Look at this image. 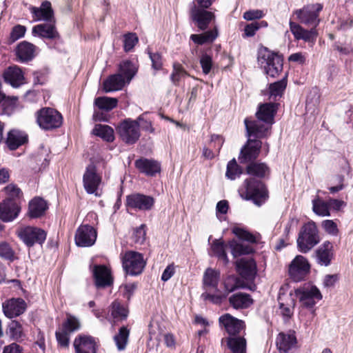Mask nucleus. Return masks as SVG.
Instances as JSON below:
<instances>
[{"mask_svg":"<svg viewBox=\"0 0 353 353\" xmlns=\"http://www.w3.org/2000/svg\"><path fill=\"white\" fill-rule=\"evenodd\" d=\"M322 10V4L312 3L293 11L292 17H295L299 23L312 26L310 30H307L298 23L290 20V30L296 40H303L312 45L314 44L318 36L316 28L320 23L319 13Z\"/></svg>","mask_w":353,"mask_h":353,"instance_id":"f257e3e1","label":"nucleus"},{"mask_svg":"<svg viewBox=\"0 0 353 353\" xmlns=\"http://www.w3.org/2000/svg\"><path fill=\"white\" fill-rule=\"evenodd\" d=\"M278 103H265L259 106L256 112L258 121L245 119L244 121L248 136L263 138L268 135L271 125L274 122V116L277 112Z\"/></svg>","mask_w":353,"mask_h":353,"instance_id":"f03ea898","label":"nucleus"},{"mask_svg":"<svg viewBox=\"0 0 353 353\" xmlns=\"http://www.w3.org/2000/svg\"><path fill=\"white\" fill-rule=\"evenodd\" d=\"M258 63L264 69L265 74L276 77L283 70V59L278 53L261 47L258 51Z\"/></svg>","mask_w":353,"mask_h":353,"instance_id":"7ed1b4c3","label":"nucleus"},{"mask_svg":"<svg viewBox=\"0 0 353 353\" xmlns=\"http://www.w3.org/2000/svg\"><path fill=\"white\" fill-rule=\"evenodd\" d=\"M239 192L243 199L252 200L257 205H261L268 198L265 186L261 181L255 179H245Z\"/></svg>","mask_w":353,"mask_h":353,"instance_id":"20e7f679","label":"nucleus"},{"mask_svg":"<svg viewBox=\"0 0 353 353\" xmlns=\"http://www.w3.org/2000/svg\"><path fill=\"white\" fill-rule=\"evenodd\" d=\"M300 252L307 253L320 242L319 230L316 223L310 221L301 227L297 238Z\"/></svg>","mask_w":353,"mask_h":353,"instance_id":"39448f33","label":"nucleus"},{"mask_svg":"<svg viewBox=\"0 0 353 353\" xmlns=\"http://www.w3.org/2000/svg\"><path fill=\"white\" fill-rule=\"evenodd\" d=\"M36 121L41 129L52 130L61 127L63 123V117L54 108H42L36 112Z\"/></svg>","mask_w":353,"mask_h":353,"instance_id":"423d86ee","label":"nucleus"},{"mask_svg":"<svg viewBox=\"0 0 353 353\" xmlns=\"http://www.w3.org/2000/svg\"><path fill=\"white\" fill-rule=\"evenodd\" d=\"M234 233L239 239L233 240L230 241L228 245L234 257L252 253L253 248L247 242H255V237L248 231L239 228L235 229Z\"/></svg>","mask_w":353,"mask_h":353,"instance_id":"0eeeda50","label":"nucleus"},{"mask_svg":"<svg viewBox=\"0 0 353 353\" xmlns=\"http://www.w3.org/2000/svg\"><path fill=\"white\" fill-rule=\"evenodd\" d=\"M122 266L127 274L137 276L143 271L146 261L143 254L136 251H126L121 254Z\"/></svg>","mask_w":353,"mask_h":353,"instance_id":"6e6552de","label":"nucleus"},{"mask_svg":"<svg viewBox=\"0 0 353 353\" xmlns=\"http://www.w3.org/2000/svg\"><path fill=\"white\" fill-rule=\"evenodd\" d=\"M295 294L301 307L308 309H312L323 298L319 288L310 283L305 284L295 290Z\"/></svg>","mask_w":353,"mask_h":353,"instance_id":"1a4fd4ad","label":"nucleus"},{"mask_svg":"<svg viewBox=\"0 0 353 353\" xmlns=\"http://www.w3.org/2000/svg\"><path fill=\"white\" fill-rule=\"evenodd\" d=\"M121 140L126 144H134L140 138L139 123L131 119L122 121L117 128Z\"/></svg>","mask_w":353,"mask_h":353,"instance_id":"9d476101","label":"nucleus"},{"mask_svg":"<svg viewBox=\"0 0 353 353\" xmlns=\"http://www.w3.org/2000/svg\"><path fill=\"white\" fill-rule=\"evenodd\" d=\"M310 271V265L307 259L302 255H297L291 261L288 267L289 276L295 282L305 280L308 276Z\"/></svg>","mask_w":353,"mask_h":353,"instance_id":"9b49d317","label":"nucleus"},{"mask_svg":"<svg viewBox=\"0 0 353 353\" xmlns=\"http://www.w3.org/2000/svg\"><path fill=\"white\" fill-rule=\"evenodd\" d=\"M153 196L141 193H132L126 196L125 206L135 211L146 212L151 210L154 205Z\"/></svg>","mask_w":353,"mask_h":353,"instance_id":"f8f14e48","label":"nucleus"},{"mask_svg":"<svg viewBox=\"0 0 353 353\" xmlns=\"http://www.w3.org/2000/svg\"><path fill=\"white\" fill-rule=\"evenodd\" d=\"M18 235L28 247H32L36 243L42 245L46 241L47 234L43 229L27 226L21 228Z\"/></svg>","mask_w":353,"mask_h":353,"instance_id":"ddd939ff","label":"nucleus"},{"mask_svg":"<svg viewBox=\"0 0 353 353\" xmlns=\"http://www.w3.org/2000/svg\"><path fill=\"white\" fill-rule=\"evenodd\" d=\"M97 237V230L88 224L81 225L75 234V243L79 247H90L94 244Z\"/></svg>","mask_w":353,"mask_h":353,"instance_id":"4468645a","label":"nucleus"},{"mask_svg":"<svg viewBox=\"0 0 353 353\" xmlns=\"http://www.w3.org/2000/svg\"><path fill=\"white\" fill-rule=\"evenodd\" d=\"M101 182V178L97 173L96 166L92 163L88 165L83 176V187L86 192L97 195V190Z\"/></svg>","mask_w":353,"mask_h":353,"instance_id":"2eb2a0df","label":"nucleus"},{"mask_svg":"<svg viewBox=\"0 0 353 353\" xmlns=\"http://www.w3.org/2000/svg\"><path fill=\"white\" fill-rule=\"evenodd\" d=\"M278 301V313L285 323H288L293 317L296 301L291 294H280Z\"/></svg>","mask_w":353,"mask_h":353,"instance_id":"dca6fc26","label":"nucleus"},{"mask_svg":"<svg viewBox=\"0 0 353 353\" xmlns=\"http://www.w3.org/2000/svg\"><path fill=\"white\" fill-rule=\"evenodd\" d=\"M262 143L259 140L249 139L247 143L241 149L239 160L241 163H252L259 156Z\"/></svg>","mask_w":353,"mask_h":353,"instance_id":"f3484780","label":"nucleus"},{"mask_svg":"<svg viewBox=\"0 0 353 353\" xmlns=\"http://www.w3.org/2000/svg\"><path fill=\"white\" fill-rule=\"evenodd\" d=\"M3 312L6 316L12 319L22 314L26 309V303L21 298L7 300L2 304Z\"/></svg>","mask_w":353,"mask_h":353,"instance_id":"a211bd4d","label":"nucleus"},{"mask_svg":"<svg viewBox=\"0 0 353 353\" xmlns=\"http://www.w3.org/2000/svg\"><path fill=\"white\" fill-rule=\"evenodd\" d=\"M21 212V205L18 202L3 200L0 203V219L3 222H10L16 219Z\"/></svg>","mask_w":353,"mask_h":353,"instance_id":"6ab92c4d","label":"nucleus"},{"mask_svg":"<svg viewBox=\"0 0 353 353\" xmlns=\"http://www.w3.org/2000/svg\"><path fill=\"white\" fill-rule=\"evenodd\" d=\"M76 353H97V345L95 338L89 335H79L74 341Z\"/></svg>","mask_w":353,"mask_h":353,"instance_id":"aec40b11","label":"nucleus"},{"mask_svg":"<svg viewBox=\"0 0 353 353\" xmlns=\"http://www.w3.org/2000/svg\"><path fill=\"white\" fill-rule=\"evenodd\" d=\"M239 274L246 280H253L257 272L256 264L252 258H242L236 262Z\"/></svg>","mask_w":353,"mask_h":353,"instance_id":"412c9836","label":"nucleus"},{"mask_svg":"<svg viewBox=\"0 0 353 353\" xmlns=\"http://www.w3.org/2000/svg\"><path fill=\"white\" fill-rule=\"evenodd\" d=\"M219 323L230 336H234L239 333L245 327L243 321L234 318L230 314H225L220 316Z\"/></svg>","mask_w":353,"mask_h":353,"instance_id":"4be33fe9","label":"nucleus"},{"mask_svg":"<svg viewBox=\"0 0 353 353\" xmlns=\"http://www.w3.org/2000/svg\"><path fill=\"white\" fill-rule=\"evenodd\" d=\"M136 168L147 176H153L161 172L160 163L154 159L141 157L134 162Z\"/></svg>","mask_w":353,"mask_h":353,"instance_id":"5701e85b","label":"nucleus"},{"mask_svg":"<svg viewBox=\"0 0 353 353\" xmlns=\"http://www.w3.org/2000/svg\"><path fill=\"white\" fill-rule=\"evenodd\" d=\"M92 274L97 288H105L112 285V279L109 269L103 265H95L92 269Z\"/></svg>","mask_w":353,"mask_h":353,"instance_id":"b1692460","label":"nucleus"},{"mask_svg":"<svg viewBox=\"0 0 353 353\" xmlns=\"http://www.w3.org/2000/svg\"><path fill=\"white\" fill-rule=\"evenodd\" d=\"M315 253L317 263L328 266L334 257L333 244L329 241H325L318 248Z\"/></svg>","mask_w":353,"mask_h":353,"instance_id":"393cba45","label":"nucleus"},{"mask_svg":"<svg viewBox=\"0 0 353 353\" xmlns=\"http://www.w3.org/2000/svg\"><path fill=\"white\" fill-rule=\"evenodd\" d=\"M296 338L294 332H281L278 334L276 344L280 353H288L296 345Z\"/></svg>","mask_w":353,"mask_h":353,"instance_id":"a878e982","label":"nucleus"},{"mask_svg":"<svg viewBox=\"0 0 353 353\" xmlns=\"http://www.w3.org/2000/svg\"><path fill=\"white\" fill-rule=\"evenodd\" d=\"M28 134L19 130L13 129L8 132L6 144L10 150H15L28 142Z\"/></svg>","mask_w":353,"mask_h":353,"instance_id":"bb28decb","label":"nucleus"},{"mask_svg":"<svg viewBox=\"0 0 353 353\" xmlns=\"http://www.w3.org/2000/svg\"><path fill=\"white\" fill-rule=\"evenodd\" d=\"M128 84L121 74L116 73L110 75L103 81V87L105 92H111L121 90Z\"/></svg>","mask_w":353,"mask_h":353,"instance_id":"cd10ccee","label":"nucleus"},{"mask_svg":"<svg viewBox=\"0 0 353 353\" xmlns=\"http://www.w3.org/2000/svg\"><path fill=\"white\" fill-rule=\"evenodd\" d=\"M31 13L33 14L35 21H45L51 22L53 18V10L50 1H43L39 8L31 7Z\"/></svg>","mask_w":353,"mask_h":353,"instance_id":"c85d7f7f","label":"nucleus"},{"mask_svg":"<svg viewBox=\"0 0 353 353\" xmlns=\"http://www.w3.org/2000/svg\"><path fill=\"white\" fill-rule=\"evenodd\" d=\"M4 81L14 88H18L23 83V74L21 70L17 67H9L3 74Z\"/></svg>","mask_w":353,"mask_h":353,"instance_id":"c756f323","label":"nucleus"},{"mask_svg":"<svg viewBox=\"0 0 353 353\" xmlns=\"http://www.w3.org/2000/svg\"><path fill=\"white\" fill-rule=\"evenodd\" d=\"M35 49V46L24 41L18 44L16 54L21 62H27L34 57Z\"/></svg>","mask_w":353,"mask_h":353,"instance_id":"7c9ffc66","label":"nucleus"},{"mask_svg":"<svg viewBox=\"0 0 353 353\" xmlns=\"http://www.w3.org/2000/svg\"><path fill=\"white\" fill-rule=\"evenodd\" d=\"M48 209L47 203L40 197L32 199L28 205V214L30 218L41 216Z\"/></svg>","mask_w":353,"mask_h":353,"instance_id":"2f4dec72","label":"nucleus"},{"mask_svg":"<svg viewBox=\"0 0 353 353\" xmlns=\"http://www.w3.org/2000/svg\"><path fill=\"white\" fill-rule=\"evenodd\" d=\"M110 311L114 324L125 321L129 313L128 309L117 300L111 303Z\"/></svg>","mask_w":353,"mask_h":353,"instance_id":"473e14b6","label":"nucleus"},{"mask_svg":"<svg viewBox=\"0 0 353 353\" xmlns=\"http://www.w3.org/2000/svg\"><path fill=\"white\" fill-rule=\"evenodd\" d=\"M137 71V65L130 60L122 61L119 65L118 73L124 77L128 84L134 77Z\"/></svg>","mask_w":353,"mask_h":353,"instance_id":"72a5a7b5","label":"nucleus"},{"mask_svg":"<svg viewBox=\"0 0 353 353\" xmlns=\"http://www.w3.org/2000/svg\"><path fill=\"white\" fill-rule=\"evenodd\" d=\"M32 32L34 36L47 39H54L58 36L54 26L48 23L34 26Z\"/></svg>","mask_w":353,"mask_h":353,"instance_id":"f704fd0d","label":"nucleus"},{"mask_svg":"<svg viewBox=\"0 0 353 353\" xmlns=\"http://www.w3.org/2000/svg\"><path fill=\"white\" fill-rule=\"evenodd\" d=\"M230 305L235 309H243L250 307L253 300L250 295L245 293H236L229 298Z\"/></svg>","mask_w":353,"mask_h":353,"instance_id":"c9c22d12","label":"nucleus"},{"mask_svg":"<svg viewBox=\"0 0 353 353\" xmlns=\"http://www.w3.org/2000/svg\"><path fill=\"white\" fill-rule=\"evenodd\" d=\"M246 172L250 175H252L258 178H265L269 176L270 170L266 163L255 162L250 163L247 166Z\"/></svg>","mask_w":353,"mask_h":353,"instance_id":"e433bc0d","label":"nucleus"},{"mask_svg":"<svg viewBox=\"0 0 353 353\" xmlns=\"http://www.w3.org/2000/svg\"><path fill=\"white\" fill-rule=\"evenodd\" d=\"M219 31L217 25L200 30V45L210 44L219 37Z\"/></svg>","mask_w":353,"mask_h":353,"instance_id":"4c0bfd02","label":"nucleus"},{"mask_svg":"<svg viewBox=\"0 0 353 353\" xmlns=\"http://www.w3.org/2000/svg\"><path fill=\"white\" fill-rule=\"evenodd\" d=\"M130 329L126 326H122L119 332L114 336V341L119 351H123L126 348L130 336Z\"/></svg>","mask_w":353,"mask_h":353,"instance_id":"58836bf2","label":"nucleus"},{"mask_svg":"<svg viewBox=\"0 0 353 353\" xmlns=\"http://www.w3.org/2000/svg\"><path fill=\"white\" fill-rule=\"evenodd\" d=\"M92 132L94 135L101 137L107 142H112L114 140V130L109 125L97 124Z\"/></svg>","mask_w":353,"mask_h":353,"instance_id":"ea45409f","label":"nucleus"},{"mask_svg":"<svg viewBox=\"0 0 353 353\" xmlns=\"http://www.w3.org/2000/svg\"><path fill=\"white\" fill-rule=\"evenodd\" d=\"M219 272L212 268H208L203 274V283L205 288L215 289L219 281Z\"/></svg>","mask_w":353,"mask_h":353,"instance_id":"a19ab883","label":"nucleus"},{"mask_svg":"<svg viewBox=\"0 0 353 353\" xmlns=\"http://www.w3.org/2000/svg\"><path fill=\"white\" fill-rule=\"evenodd\" d=\"M207 8H200V30L212 27L216 23V16Z\"/></svg>","mask_w":353,"mask_h":353,"instance_id":"79ce46f5","label":"nucleus"},{"mask_svg":"<svg viewBox=\"0 0 353 353\" xmlns=\"http://www.w3.org/2000/svg\"><path fill=\"white\" fill-rule=\"evenodd\" d=\"M227 343L232 353H246V341L243 337L230 336Z\"/></svg>","mask_w":353,"mask_h":353,"instance_id":"37998d69","label":"nucleus"},{"mask_svg":"<svg viewBox=\"0 0 353 353\" xmlns=\"http://www.w3.org/2000/svg\"><path fill=\"white\" fill-rule=\"evenodd\" d=\"M286 85L287 81L285 79L273 83H270L268 90L270 99L276 101L278 98H281Z\"/></svg>","mask_w":353,"mask_h":353,"instance_id":"c03bdc74","label":"nucleus"},{"mask_svg":"<svg viewBox=\"0 0 353 353\" xmlns=\"http://www.w3.org/2000/svg\"><path fill=\"white\" fill-rule=\"evenodd\" d=\"M312 210L319 216H330L328 201H325L319 196L312 200Z\"/></svg>","mask_w":353,"mask_h":353,"instance_id":"a18cd8bd","label":"nucleus"},{"mask_svg":"<svg viewBox=\"0 0 353 353\" xmlns=\"http://www.w3.org/2000/svg\"><path fill=\"white\" fill-rule=\"evenodd\" d=\"M3 190L6 194V198L4 200L20 203V201L23 198V192L17 185L10 183L3 188Z\"/></svg>","mask_w":353,"mask_h":353,"instance_id":"49530a36","label":"nucleus"},{"mask_svg":"<svg viewBox=\"0 0 353 353\" xmlns=\"http://www.w3.org/2000/svg\"><path fill=\"white\" fill-rule=\"evenodd\" d=\"M118 100L117 98L109 97H99L94 99V105L100 110L110 111L117 107Z\"/></svg>","mask_w":353,"mask_h":353,"instance_id":"de8ad7c7","label":"nucleus"},{"mask_svg":"<svg viewBox=\"0 0 353 353\" xmlns=\"http://www.w3.org/2000/svg\"><path fill=\"white\" fill-rule=\"evenodd\" d=\"M243 173V170L240 165H238L235 159L230 160L226 168L225 176L230 180H235L239 178Z\"/></svg>","mask_w":353,"mask_h":353,"instance_id":"09e8293b","label":"nucleus"},{"mask_svg":"<svg viewBox=\"0 0 353 353\" xmlns=\"http://www.w3.org/2000/svg\"><path fill=\"white\" fill-rule=\"evenodd\" d=\"M6 333L13 340H19L24 336L22 325L17 321H12L8 324Z\"/></svg>","mask_w":353,"mask_h":353,"instance_id":"8fccbe9b","label":"nucleus"},{"mask_svg":"<svg viewBox=\"0 0 353 353\" xmlns=\"http://www.w3.org/2000/svg\"><path fill=\"white\" fill-rule=\"evenodd\" d=\"M223 243L219 240H215L212 244V250L219 259L223 260L225 263L228 262V259L226 254V248Z\"/></svg>","mask_w":353,"mask_h":353,"instance_id":"3c124183","label":"nucleus"},{"mask_svg":"<svg viewBox=\"0 0 353 353\" xmlns=\"http://www.w3.org/2000/svg\"><path fill=\"white\" fill-rule=\"evenodd\" d=\"M187 75V72L179 63H173V70L170 75V80L173 84L177 85L181 79Z\"/></svg>","mask_w":353,"mask_h":353,"instance_id":"603ef678","label":"nucleus"},{"mask_svg":"<svg viewBox=\"0 0 353 353\" xmlns=\"http://www.w3.org/2000/svg\"><path fill=\"white\" fill-rule=\"evenodd\" d=\"M80 328L79 320L72 316H69L62 325V330L68 334L72 333Z\"/></svg>","mask_w":353,"mask_h":353,"instance_id":"864d4df0","label":"nucleus"},{"mask_svg":"<svg viewBox=\"0 0 353 353\" xmlns=\"http://www.w3.org/2000/svg\"><path fill=\"white\" fill-rule=\"evenodd\" d=\"M145 228V224H141L139 227L134 229L132 239L135 244L142 245L144 243L146 235Z\"/></svg>","mask_w":353,"mask_h":353,"instance_id":"5fc2aeb1","label":"nucleus"},{"mask_svg":"<svg viewBox=\"0 0 353 353\" xmlns=\"http://www.w3.org/2000/svg\"><path fill=\"white\" fill-rule=\"evenodd\" d=\"M139 38L135 33L129 32L123 36V49L128 52L131 51L138 43Z\"/></svg>","mask_w":353,"mask_h":353,"instance_id":"6e6d98bb","label":"nucleus"},{"mask_svg":"<svg viewBox=\"0 0 353 353\" xmlns=\"http://www.w3.org/2000/svg\"><path fill=\"white\" fill-rule=\"evenodd\" d=\"M0 257L10 261L14 259V252L6 242L0 243Z\"/></svg>","mask_w":353,"mask_h":353,"instance_id":"4d7b16f0","label":"nucleus"},{"mask_svg":"<svg viewBox=\"0 0 353 353\" xmlns=\"http://www.w3.org/2000/svg\"><path fill=\"white\" fill-rule=\"evenodd\" d=\"M321 226L327 234L332 236H337L339 234L338 226L333 220L327 219L323 221Z\"/></svg>","mask_w":353,"mask_h":353,"instance_id":"13d9d810","label":"nucleus"},{"mask_svg":"<svg viewBox=\"0 0 353 353\" xmlns=\"http://www.w3.org/2000/svg\"><path fill=\"white\" fill-rule=\"evenodd\" d=\"M148 54L152 62V68L154 70H160L163 67L162 56L159 52H152L148 50Z\"/></svg>","mask_w":353,"mask_h":353,"instance_id":"bf43d9fd","label":"nucleus"},{"mask_svg":"<svg viewBox=\"0 0 353 353\" xmlns=\"http://www.w3.org/2000/svg\"><path fill=\"white\" fill-rule=\"evenodd\" d=\"M190 18L194 26L199 28V0H194L190 4Z\"/></svg>","mask_w":353,"mask_h":353,"instance_id":"052dcab7","label":"nucleus"},{"mask_svg":"<svg viewBox=\"0 0 353 353\" xmlns=\"http://www.w3.org/2000/svg\"><path fill=\"white\" fill-rule=\"evenodd\" d=\"M26 31V28L23 26L17 25L14 26L10 33V39L14 42L22 38L25 35Z\"/></svg>","mask_w":353,"mask_h":353,"instance_id":"680f3d73","label":"nucleus"},{"mask_svg":"<svg viewBox=\"0 0 353 353\" xmlns=\"http://www.w3.org/2000/svg\"><path fill=\"white\" fill-rule=\"evenodd\" d=\"M146 113L142 114L139 115L135 121H138L139 123V128L145 132H148L150 133L154 132V128L152 127V122L145 119L144 115Z\"/></svg>","mask_w":353,"mask_h":353,"instance_id":"e2e57ef3","label":"nucleus"},{"mask_svg":"<svg viewBox=\"0 0 353 353\" xmlns=\"http://www.w3.org/2000/svg\"><path fill=\"white\" fill-rule=\"evenodd\" d=\"M200 64L202 67L203 72L205 74H209L213 65L212 57L208 54L203 55L200 59Z\"/></svg>","mask_w":353,"mask_h":353,"instance_id":"0e129e2a","label":"nucleus"},{"mask_svg":"<svg viewBox=\"0 0 353 353\" xmlns=\"http://www.w3.org/2000/svg\"><path fill=\"white\" fill-rule=\"evenodd\" d=\"M265 14L261 10H250L243 13V19L247 21L259 19L264 17Z\"/></svg>","mask_w":353,"mask_h":353,"instance_id":"69168bd1","label":"nucleus"},{"mask_svg":"<svg viewBox=\"0 0 353 353\" xmlns=\"http://www.w3.org/2000/svg\"><path fill=\"white\" fill-rule=\"evenodd\" d=\"M69 334L68 332L61 330V331H57L55 333L56 339L58 343L63 347H66L69 345Z\"/></svg>","mask_w":353,"mask_h":353,"instance_id":"338daca9","label":"nucleus"},{"mask_svg":"<svg viewBox=\"0 0 353 353\" xmlns=\"http://www.w3.org/2000/svg\"><path fill=\"white\" fill-rule=\"evenodd\" d=\"M2 353H23V347L16 343L6 345Z\"/></svg>","mask_w":353,"mask_h":353,"instance_id":"774afa93","label":"nucleus"}]
</instances>
